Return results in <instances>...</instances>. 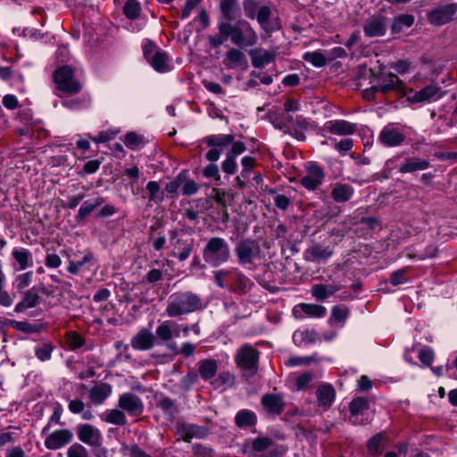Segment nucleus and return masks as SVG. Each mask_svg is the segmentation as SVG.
<instances>
[{
  "instance_id": "obj_1",
  "label": "nucleus",
  "mask_w": 457,
  "mask_h": 457,
  "mask_svg": "<svg viewBox=\"0 0 457 457\" xmlns=\"http://www.w3.org/2000/svg\"><path fill=\"white\" fill-rule=\"evenodd\" d=\"M203 308L202 299L191 291H177L172 293L165 308L169 318H180Z\"/></svg>"
},
{
  "instance_id": "obj_2",
  "label": "nucleus",
  "mask_w": 457,
  "mask_h": 457,
  "mask_svg": "<svg viewBox=\"0 0 457 457\" xmlns=\"http://www.w3.org/2000/svg\"><path fill=\"white\" fill-rule=\"evenodd\" d=\"M235 253L238 264L249 270H255L263 258L259 243L252 238L240 240L235 247Z\"/></svg>"
},
{
  "instance_id": "obj_3",
  "label": "nucleus",
  "mask_w": 457,
  "mask_h": 457,
  "mask_svg": "<svg viewBox=\"0 0 457 457\" xmlns=\"http://www.w3.org/2000/svg\"><path fill=\"white\" fill-rule=\"evenodd\" d=\"M204 262L212 267H219L230 258V248L228 242L221 237L209 239L203 250Z\"/></svg>"
},
{
  "instance_id": "obj_4",
  "label": "nucleus",
  "mask_w": 457,
  "mask_h": 457,
  "mask_svg": "<svg viewBox=\"0 0 457 457\" xmlns=\"http://www.w3.org/2000/svg\"><path fill=\"white\" fill-rule=\"evenodd\" d=\"M259 352L249 344H245L237 350L235 362L240 369L243 377L251 378L258 370Z\"/></svg>"
},
{
  "instance_id": "obj_5",
  "label": "nucleus",
  "mask_w": 457,
  "mask_h": 457,
  "mask_svg": "<svg viewBox=\"0 0 457 457\" xmlns=\"http://www.w3.org/2000/svg\"><path fill=\"white\" fill-rule=\"evenodd\" d=\"M229 38L238 47L246 48L256 45L258 36L246 21H238L234 24L229 22Z\"/></svg>"
},
{
  "instance_id": "obj_6",
  "label": "nucleus",
  "mask_w": 457,
  "mask_h": 457,
  "mask_svg": "<svg viewBox=\"0 0 457 457\" xmlns=\"http://www.w3.org/2000/svg\"><path fill=\"white\" fill-rule=\"evenodd\" d=\"M246 449L256 457H282L288 447L285 445H276L269 437H257L246 443Z\"/></svg>"
},
{
  "instance_id": "obj_7",
  "label": "nucleus",
  "mask_w": 457,
  "mask_h": 457,
  "mask_svg": "<svg viewBox=\"0 0 457 457\" xmlns=\"http://www.w3.org/2000/svg\"><path fill=\"white\" fill-rule=\"evenodd\" d=\"M54 79L57 87L69 94L79 93L80 83L75 79L73 70L67 65L58 68L54 73Z\"/></svg>"
},
{
  "instance_id": "obj_8",
  "label": "nucleus",
  "mask_w": 457,
  "mask_h": 457,
  "mask_svg": "<svg viewBox=\"0 0 457 457\" xmlns=\"http://www.w3.org/2000/svg\"><path fill=\"white\" fill-rule=\"evenodd\" d=\"M405 140V133L396 123L386 125L378 135V141L387 147H395Z\"/></svg>"
},
{
  "instance_id": "obj_9",
  "label": "nucleus",
  "mask_w": 457,
  "mask_h": 457,
  "mask_svg": "<svg viewBox=\"0 0 457 457\" xmlns=\"http://www.w3.org/2000/svg\"><path fill=\"white\" fill-rule=\"evenodd\" d=\"M325 172L315 162H309L305 164V173L301 178L302 186L308 190H315L324 181Z\"/></svg>"
},
{
  "instance_id": "obj_10",
  "label": "nucleus",
  "mask_w": 457,
  "mask_h": 457,
  "mask_svg": "<svg viewBox=\"0 0 457 457\" xmlns=\"http://www.w3.org/2000/svg\"><path fill=\"white\" fill-rule=\"evenodd\" d=\"M118 407L121 409L123 412L125 411L132 417L140 416L145 410L142 399L131 392L124 393L120 395Z\"/></svg>"
},
{
  "instance_id": "obj_11",
  "label": "nucleus",
  "mask_w": 457,
  "mask_h": 457,
  "mask_svg": "<svg viewBox=\"0 0 457 457\" xmlns=\"http://www.w3.org/2000/svg\"><path fill=\"white\" fill-rule=\"evenodd\" d=\"M388 27V19L382 15H373L365 21L362 29L367 37H383Z\"/></svg>"
},
{
  "instance_id": "obj_12",
  "label": "nucleus",
  "mask_w": 457,
  "mask_h": 457,
  "mask_svg": "<svg viewBox=\"0 0 457 457\" xmlns=\"http://www.w3.org/2000/svg\"><path fill=\"white\" fill-rule=\"evenodd\" d=\"M442 96L443 92L435 85H428L419 91L410 90L406 93L407 100L411 103L435 102Z\"/></svg>"
},
{
  "instance_id": "obj_13",
  "label": "nucleus",
  "mask_w": 457,
  "mask_h": 457,
  "mask_svg": "<svg viewBox=\"0 0 457 457\" xmlns=\"http://www.w3.org/2000/svg\"><path fill=\"white\" fill-rule=\"evenodd\" d=\"M73 440V433L68 428L56 429L45 438V445L50 450H58Z\"/></svg>"
},
{
  "instance_id": "obj_14",
  "label": "nucleus",
  "mask_w": 457,
  "mask_h": 457,
  "mask_svg": "<svg viewBox=\"0 0 457 457\" xmlns=\"http://www.w3.org/2000/svg\"><path fill=\"white\" fill-rule=\"evenodd\" d=\"M457 12L456 4H447L435 8L428 14V21L436 26L449 22Z\"/></svg>"
},
{
  "instance_id": "obj_15",
  "label": "nucleus",
  "mask_w": 457,
  "mask_h": 457,
  "mask_svg": "<svg viewBox=\"0 0 457 457\" xmlns=\"http://www.w3.org/2000/svg\"><path fill=\"white\" fill-rule=\"evenodd\" d=\"M78 438L84 444L97 447L102 444L100 430L90 424H79L76 428Z\"/></svg>"
},
{
  "instance_id": "obj_16",
  "label": "nucleus",
  "mask_w": 457,
  "mask_h": 457,
  "mask_svg": "<svg viewBox=\"0 0 457 457\" xmlns=\"http://www.w3.org/2000/svg\"><path fill=\"white\" fill-rule=\"evenodd\" d=\"M292 312L295 319L303 320L305 317L322 318L327 310L320 304L301 303L293 308Z\"/></svg>"
},
{
  "instance_id": "obj_17",
  "label": "nucleus",
  "mask_w": 457,
  "mask_h": 457,
  "mask_svg": "<svg viewBox=\"0 0 457 457\" xmlns=\"http://www.w3.org/2000/svg\"><path fill=\"white\" fill-rule=\"evenodd\" d=\"M323 130L337 136H350L356 132L357 125L345 120H331L324 124Z\"/></svg>"
},
{
  "instance_id": "obj_18",
  "label": "nucleus",
  "mask_w": 457,
  "mask_h": 457,
  "mask_svg": "<svg viewBox=\"0 0 457 457\" xmlns=\"http://www.w3.org/2000/svg\"><path fill=\"white\" fill-rule=\"evenodd\" d=\"M155 337L149 328H141L131 339V346L135 350L147 351L154 347Z\"/></svg>"
},
{
  "instance_id": "obj_19",
  "label": "nucleus",
  "mask_w": 457,
  "mask_h": 457,
  "mask_svg": "<svg viewBox=\"0 0 457 457\" xmlns=\"http://www.w3.org/2000/svg\"><path fill=\"white\" fill-rule=\"evenodd\" d=\"M292 340L295 345L303 347L320 343V334L316 330L308 328H303L294 332Z\"/></svg>"
},
{
  "instance_id": "obj_20",
  "label": "nucleus",
  "mask_w": 457,
  "mask_h": 457,
  "mask_svg": "<svg viewBox=\"0 0 457 457\" xmlns=\"http://www.w3.org/2000/svg\"><path fill=\"white\" fill-rule=\"evenodd\" d=\"M430 167V162L425 158L411 156L406 158L398 166L400 173H413L420 170H425Z\"/></svg>"
},
{
  "instance_id": "obj_21",
  "label": "nucleus",
  "mask_w": 457,
  "mask_h": 457,
  "mask_svg": "<svg viewBox=\"0 0 457 457\" xmlns=\"http://www.w3.org/2000/svg\"><path fill=\"white\" fill-rule=\"evenodd\" d=\"M194 246V241L190 237H178L173 243L172 255L183 262L187 260Z\"/></svg>"
},
{
  "instance_id": "obj_22",
  "label": "nucleus",
  "mask_w": 457,
  "mask_h": 457,
  "mask_svg": "<svg viewBox=\"0 0 457 457\" xmlns=\"http://www.w3.org/2000/svg\"><path fill=\"white\" fill-rule=\"evenodd\" d=\"M253 286V281L244 275L237 269H233V277L229 288L238 294H245L249 292Z\"/></svg>"
},
{
  "instance_id": "obj_23",
  "label": "nucleus",
  "mask_w": 457,
  "mask_h": 457,
  "mask_svg": "<svg viewBox=\"0 0 457 457\" xmlns=\"http://www.w3.org/2000/svg\"><path fill=\"white\" fill-rule=\"evenodd\" d=\"M71 145V143L53 144L51 148L55 154L51 157L50 163L53 166H69V158L66 154H62V153L70 152Z\"/></svg>"
},
{
  "instance_id": "obj_24",
  "label": "nucleus",
  "mask_w": 457,
  "mask_h": 457,
  "mask_svg": "<svg viewBox=\"0 0 457 457\" xmlns=\"http://www.w3.org/2000/svg\"><path fill=\"white\" fill-rule=\"evenodd\" d=\"M318 404L324 410H328L335 401L336 392L331 385L322 384L316 391Z\"/></svg>"
},
{
  "instance_id": "obj_25",
  "label": "nucleus",
  "mask_w": 457,
  "mask_h": 457,
  "mask_svg": "<svg viewBox=\"0 0 457 457\" xmlns=\"http://www.w3.org/2000/svg\"><path fill=\"white\" fill-rule=\"evenodd\" d=\"M261 402L270 414L278 415L284 410L283 399L279 395L266 394L262 397Z\"/></svg>"
},
{
  "instance_id": "obj_26",
  "label": "nucleus",
  "mask_w": 457,
  "mask_h": 457,
  "mask_svg": "<svg viewBox=\"0 0 457 457\" xmlns=\"http://www.w3.org/2000/svg\"><path fill=\"white\" fill-rule=\"evenodd\" d=\"M333 252V249L329 246H324L320 244H313L306 250V260L309 262L327 260L332 256Z\"/></svg>"
},
{
  "instance_id": "obj_27",
  "label": "nucleus",
  "mask_w": 457,
  "mask_h": 457,
  "mask_svg": "<svg viewBox=\"0 0 457 457\" xmlns=\"http://www.w3.org/2000/svg\"><path fill=\"white\" fill-rule=\"evenodd\" d=\"M112 386L106 383L96 384L89 391V399L95 405L103 404L112 395Z\"/></svg>"
},
{
  "instance_id": "obj_28",
  "label": "nucleus",
  "mask_w": 457,
  "mask_h": 457,
  "mask_svg": "<svg viewBox=\"0 0 457 457\" xmlns=\"http://www.w3.org/2000/svg\"><path fill=\"white\" fill-rule=\"evenodd\" d=\"M147 62L155 71L160 73L168 72L171 69L167 53L161 49L156 50Z\"/></svg>"
},
{
  "instance_id": "obj_29",
  "label": "nucleus",
  "mask_w": 457,
  "mask_h": 457,
  "mask_svg": "<svg viewBox=\"0 0 457 457\" xmlns=\"http://www.w3.org/2000/svg\"><path fill=\"white\" fill-rule=\"evenodd\" d=\"M400 87L399 78L393 73L387 74L382 78L379 84L370 87L372 93L380 92L382 94H387L388 92L397 89Z\"/></svg>"
},
{
  "instance_id": "obj_30",
  "label": "nucleus",
  "mask_w": 457,
  "mask_h": 457,
  "mask_svg": "<svg viewBox=\"0 0 457 457\" xmlns=\"http://www.w3.org/2000/svg\"><path fill=\"white\" fill-rule=\"evenodd\" d=\"M330 195L336 203H345L353 196L354 188L348 184L336 183Z\"/></svg>"
},
{
  "instance_id": "obj_31",
  "label": "nucleus",
  "mask_w": 457,
  "mask_h": 457,
  "mask_svg": "<svg viewBox=\"0 0 457 457\" xmlns=\"http://www.w3.org/2000/svg\"><path fill=\"white\" fill-rule=\"evenodd\" d=\"M249 54L251 56L252 64L255 68H262L272 62L275 58L273 52L262 48L252 50Z\"/></svg>"
},
{
  "instance_id": "obj_32",
  "label": "nucleus",
  "mask_w": 457,
  "mask_h": 457,
  "mask_svg": "<svg viewBox=\"0 0 457 457\" xmlns=\"http://www.w3.org/2000/svg\"><path fill=\"white\" fill-rule=\"evenodd\" d=\"M223 63L228 69H236L241 65H245L246 58L241 50L230 48L225 54Z\"/></svg>"
},
{
  "instance_id": "obj_33",
  "label": "nucleus",
  "mask_w": 457,
  "mask_h": 457,
  "mask_svg": "<svg viewBox=\"0 0 457 457\" xmlns=\"http://www.w3.org/2000/svg\"><path fill=\"white\" fill-rule=\"evenodd\" d=\"M100 419L106 423L117 426H123L127 423L125 413L121 409L106 410L100 415Z\"/></svg>"
},
{
  "instance_id": "obj_34",
  "label": "nucleus",
  "mask_w": 457,
  "mask_h": 457,
  "mask_svg": "<svg viewBox=\"0 0 457 457\" xmlns=\"http://www.w3.org/2000/svg\"><path fill=\"white\" fill-rule=\"evenodd\" d=\"M339 289V287L334 285L316 284L312 287V295L317 300L324 301L333 295Z\"/></svg>"
},
{
  "instance_id": "obj_35",
  "label": "nucleus",
  "mask_w": 457,
  "mask_h": 457,
  "mask_svg": "<svg viewBox=\"0 0 457 457\" xmlns=\"http://www.w3.org/2000/svg\"><path fill=\"white\" fill-rule=\"evenodd\" d=\"M234 140L231 134L211 135L205 137L204 141L210 147H214L222 151L223 147L229 145Z\"/></svg>"
},
{
  "instance_id": "obj_36",
  "label": "nucleus",
  "mask_w": 457,
  "mask_h": 457,
  "mask_svg": "<svg viewBox=\"0 0 457 457\" xmlns=\"http://www.w3.org/2000/svg\"><path fill=\"white\" fill-rule=\"evenodd\" d=\"M218 370L217 361L214 359H205L198 363V371L204 380L212 378Z\"/></svg>"
},
{
  "instance_id": "obj_37",
  "label": "nucleus",
  "mask_w": 457,
  "mask_h": 457,
  "mask_svg": "<svg viewBox=\"0 0 457 457\" xmlns=\"http://www.w3.org/2000/svg\"><path fill=\"white\" fill-rule=\"evenodd\" d=\"M257 417L255 413L250 410L239 411L236 417L235 422L239 428H249L255 425Z\"/></svg>"
},
{
  "instance_id": "obj_38",
  "label": "nucleus",
  "mask_w": 457,
  "mask_h": 457,
  "mask_svg": "<svg viewBox=\"0 0 457 457\" xmlns=\"http://www.w3.org/2000/svg\"><path fill=\"white\" fill-rule=\"evenodd\" d=\"M175 321L167 320L162 321L155 330L156 337L163 342L170 341L173 338V327Z\"/></svg>"
},
{
  "instance_id": "obj_39",
  "label": "nucleus",
  "mask_w": 457,
  "mask_h": 457,
  "mask_svg": "<svg viewBox=\"0 0 457 457\" xmlns=\"http://www.w3.org/2000/svg\"><path fill=\"white\" fill-rule=\"evenodd\" d=\"M369 407L368 401L363 397L353 398L349 404V411L351 413L350 420L353 423H356V419L359 414Z\"/></svg>"
},
{
  "instance_id": "obj_40",
  "label": "nucleus",
  "mask_w": 457,
  "mask_h": 457,
  "mask_svg": "<svg viewBox=\"0 0 457 457\" xmlns=\"http://www.w3.org/2000/svg\"><path fill=\"white\" fill-rule=\"evenodd\" d=\"M104 202L103 197H97L95 200H87L85 201L80 206L78 214L77 220L79 221L86 219L97 206L101 205Z\"/></svg>"
},
{
  "instance_id": "obj_41",
  "label": "nucleus",
  "mask_w": 457,
  "mask_h": 457,
  "mask_svg": "<svg viewBox=\"0 0 457 457\" xmlns=\"http://www.w3.org/2000/svg\"><path fill=\"white\" fill-rule=\"evenodd\" d=\"M236 378L229 371H222L219 373L216 378L212 382L215 388H231L235 386Z\"/></svg>"
},
{
  "instance_id": "obj_42",
  "label": "nucleus",
  "mask_w": 457,
  "mask_h": 457,
  "mask_svg": "<svg viewBox=\"0 0 457 457\" xmlns=\"http://www.w3.org/2000/svg\"><path fill=\"white\" fill-rule=\"evenodd\" d=\"M229 22H220L219 24V34L209 37V42L212 46L217 48L229 38Z\"/></svg>"
},
{
  "instance_id": "obj_43",
  "label": "nucleus",
  "mask_w": 457,
  "mask_h": 457,
  "mask_svg": "<svg viewBox=\"0 0 457 457\" xmlns=\"http://www.w3.org/2000/svg\"><path fill=\"white\" fill-rule=\"evenodd\" d=\"M54 349V345L49 342H39L34 348L36 357L41 361H46L51 359L52 352Z\"/></svg>"
},
{
  "instance_id": "obj_44",
  "label": "nucleus",
  "mask_w": 457,
  "mask_h": 457,
  "mask_svg": "<svg viewBox=\"0 0 457 457\" xmlns=\"http://www.w3.org/2000/svg\"><path fill=\"white\" fill-rule=\"evenodd\" d=\"M414 23V17L411 14H401L395 18L392 23V32L398 33L405 28H410Z\"/></svg>"
},
{
  "instance_id": "obj_45",
  "label": "nucleus",
  "mask_w": 457,
  "mask_h": 457,
  "mask_svg": "<svg viewBox=\"0 0 457 457\" xmlns=\"http://www.w3.org/2000/svg\"><path fill=\"white\" fill-rule=\"evenodd\" d=\"M214 282L220 288L229 287L233 277V269L219 270L213 272Z\"/></svg>"
},
{
  "instance_id": "obj_46",
  "label": "nucleus",
  "mask_w": 457,
  "mask_h": 457,
  "mask_svg": "<svg viewBox=\"0 0 457 457\" xmlns=\"http://www.w3.org/2000/svg\"><path fill=\"white\" fill-rule=\"evenodd\" d=\"M384 438L385 433L380 432L369 440L367 447L371 455H379L382 453Z\"/></svg>"
},
{
  "instance_id": "obj_47",
  "label": "nucleus",
  "mask_w": 457,
  "mask_h": 457,
  "mask_svg": "<svg viewBox=\"0 0 457 457\" xmlns=\"http://www.w3.org/2000/svg\"><path fill=\"white\" fill-rule=\"evenodd\" d=\"M146 190L149 193L150 202L158 204L164 199L163 192H162L160 184L157 181H149L146 184Z\"/></svg>"
},
{
  "instance_id": "obj_48",
  "label": "nucleus",
  "mask_w": 457,
  "mask_h": 457,
  "mask_svg": "<svg viewBox=\"0 0 457 457\" xmlns=\"http://www.w3.org/2000/svg\"><path fill=\"white\" fill-rule=\"evenodd\" d=\"M303 60L314 67L320 68L326 65L327 60L320 51L307 52L303 56Z\"/></svg>"
},
{
  "instance_id": "obj_49",
  "label": "nucleus",
  "mask_w": 457,
  "mask_h": 457,
  "mask_svg": "<svg viewBox=\"0 0 457 457\" xmlns=\"http://www.w3.org/2000/svg\"><path fill=\"white\" fill-rule=\"evenodd\" d=\"M220 10L223 16L227 19V22H230L237 18V9L236 8L234 1L221 0Z\"/></svg>"
},
{
  "instance_id": "obj_50",
  "label": "nucleus",
  "mask_w": 457,
  "mask_h": 457,
  "mask_svg": "<svg viewBox=\"0 0 457 457\" xmlns=\"http://www.w3.org/2000/svg\"><path fill=\"white\" fill-rule=\"evenodd\" d=\"M13 286L16 291L19 292L22 296H24L25 300L29 299V289H27L29 286L28 272L17 276Z\"/></svg>"
},
{
  "instance_id": "obj_51",
  "label": "nucleus",
  "mask_w": 457,
  "mask_h": 457,
  "mask_svg": "<svg viewBox=\"0 0 457 457\" xmlns=\"http://www.w3.org/2000/svg\"><path fill=\"white\" fill-rule=\"evenodd\" d=\"M334 148L341 154L345 155L353 146V141L351 138H343L337 140L336 138L329 137Z\"/></svg>"
},
{
  "instance_id": "obj_52",
  "label": "nucleus",
  "mask_w": 457,
  "mask_h": 457,
  "mask_svg": "<svg viewBox=\"0 0 457 457\" xmlns=\"http://www.w3.org/2000/svg\"><path fill=\"white\" fill-rule=\"evenodd\" d=\"M349 310L344 306H335L331 310V316L329 321H336L341 323V327L344 326L345 322L348 319Z\"/></svg>"
},
{
  "instance_id": "obj_53",
  "label": "nucleus",
  "mask_w": 457,
  "mask_h": 457,
  "mask_svg": "<svg viewBox=\"0 0 457 457\" xmlns=\"http://www.w3.org/2000/svg\"><path fill=\"white\" fill-rule=\"evenodd\" d=\"M94 259V254L90 252H87L80 261L71 262L67 270L70 273L76 274L84 264L93 262Z\"/></svg>"
},
{
  "instance_id": "obj_54",
  "label": "nucleus",
  "mask_w": 457,
  "mask_h": 457,
  "mask_svg": "<svg viewBox=\"0 0 457 457\" xmlns=\"http://www.w3.org/2000/svg\"><path fill=\"white\" fill-rule=\"evenodd\" d=\"M313 361H315L314 356H290L284 363L287 367H297L309 365Z\"/></svg>"
},
{
  "instance_id": "obj_55",
  "label": "nucleus",
  "mask_w": 457,
  "mask_h": 457,
  "mask_svg": "<svg viewBox=\"0 0 457 457\" xmlns=\"http://www.w3.org/2000/svg\"><path fill=\"white\" fill-rule=\"evenodd\" d=\"M124 14L129 19H136L141 12L140 4L136 0H128L123 8Z\"/></svg>"
},
{
  "instance_id": "obj_56",
  "label": "nucleus",
  "mask_w": 457,
  "mask_h": 457,
  "mask_svg": "<svg viewBox=\"0 0 457 457\" xmlns=\"http://www.w3.org/2000/svg\"><path fill=\"white\" fill-rule=\"evenodd\" d=\"M66 341L71 350H77L84 345V339L76 331H69L66 334Z\"/></svg>"
},
{
  "instance_id": "obj_57",
  "label": "nucleus",
  "mask_w": 457,
  "mask_h": 457,
  "mask_svg": "<svg viewBox=\"0 0 457 457\" xmlns=\"http://www.w3.org/2000/svg\"><path fill=\"white\" fill-rule=\"evenodd\" d=\"M63 398L68 403V410L72 414H80L85 410V403L79 398L71 399L70 395H64Z\"/></svg>"
},
{
  "instance_id": "obj_58",
  "label": "nucleus",
  "mask_w": 457,
  "mask_h": 457,
  "mask_svg": "<svg viewBox=\"0 0 457 457\" xmlns=\"http://www.w3.org/2000/svg\"><path fill=\"white\" fill-rule=\"evenodd\" d=\"M256 164V160L254 157L246 155L244 156L241 159V165H242V170H241V177L243 179H248L250 177L251 171L253 168Z\"/></svg>"
},
{
  "instance_id": "obj_59",
  "label": "nucleus",
  "mask_w": 457,
  "mask_h": 457,
  "mask_svg": "<svg viewBox=\"0 0 457 457\" xmlns=\"http://www.w3.org/2000/svg\"><path fill=\"white\" fill-rule=\"evenodd\" d=\"M48 295H49V293L44 287H40V288L33 287L30 290V302H29L30 308H32L36 305H39L41 303V302L43 301V296Z\"/></svg>"
},
{
  "instance_id": "obj_60",
  "label": "nucleus",
  "mask_w": 457,
  "mask_h": 457,
  "mask_svg": "<svg viewBox=\"0 0 457 457\" xmlns=\"http://www.w3.org/2000/svg\"><path fill=\"white\" fill-rule=\"evenodd\" d=\"M121 451L128 454L129 457H152L136 444L122 445Z\"/></svg>"
},
{
  "instance_id": "obj_61",
  "label": "nucleus",
  "mask_w": 457,
  "mask_h": 457,
  "mask_svg": "<svg viewBox=\"0 0 457 457\" xmlns=\"http://www.w3.org/2000/svg\"><path fill=\"white\" fill-rule=\"evenodd\" d=\"M185 178V173L180 172L172 181L167 183L165 187L167 193L170 194L172 197L175 196Z\"/></svg>"
},
{
  "instance_id": "obj_62",
  "label": "nucleus",
  "mask_w": 457,
  "mask_h": 457,
  "mask_svg": "<svg viewBox=\"0 0 457 457\" xmlns=\"http://www.w3.org/2000/svg\"><path fill=\"white\" fill-rule=\"evenodd\" d=\"M63 413V408L61 403H56L53 408V413L49 418L47 425L44 428L43 432L49 428L51 424H62L61 418Z\"/></svg>"
},
{
  "instance_id": "obj_63",
  "label": "nucleus",
  "mask_w": 457,
  "mask_h": 457,
  "mask_svg": "<svg viewBox=\"0 0 457 457\" xmlns=\"http://www.w3.org/2000/svg\"><path fill=\"white\" fill-rule=\"evenodd\" d=\"M67 457H89V453L82 445L75 443L68 448Z\"/></svg>"
},
{
  "instance_id": "obj_64",
  "label": "nucleus",
  "mask_w": 457,
  "mask_h": 457,
  "mask_svg": "<svg viewBox=\"0 0 457 457\" xmlns=\"http://www.w3.org/2000/svg\"><path fill=\"white\" fill-rule=\"evenodd\" d=\"M418 357L424 366H430L434 361V351L428 346L421 348Z\"/></svg>"
}]
</instances>
